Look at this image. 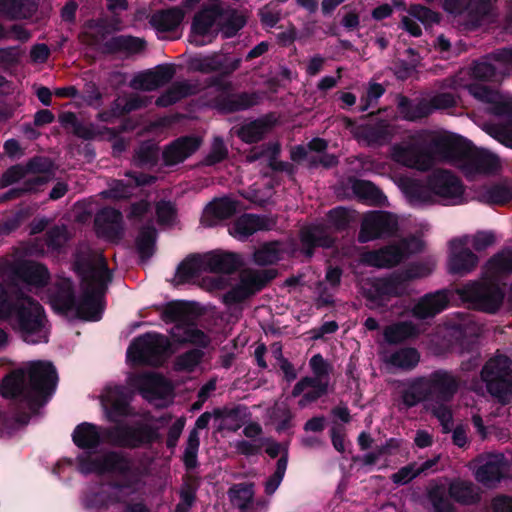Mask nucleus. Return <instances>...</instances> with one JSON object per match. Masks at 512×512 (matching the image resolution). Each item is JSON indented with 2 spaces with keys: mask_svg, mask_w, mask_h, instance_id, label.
<instances>
[{
  "mask_svg": "<svg viewBox=\"0 0 512 512\" xmlns=\"http://www.w3.org/2000/svg\"><path fill=\"white\" fill-rule=\"evenodd\" d=\"M512 71V48H503L475 62L470 71L462 70L451 86L465 88L479 103L474 115L476 124L501 144L512 148V95L501 94L478 83L466 82L470 75L475 80L498 81Z\"/></svg>",
  "mask_w": 512,
  "mask_h": 512,
  "instance_id": "1",
  "label": "nucleus"
},
{
  "mask_svg": "<svg viewBox=\"0 0 512 512\" xmlns=\"http://www.w3.org/2000/svg\"><path fill=\"white\" fill-rule=\"evenodd\" d=\"M9 289L0 284V320L7 321L29 344L47 343L49 327L41 305L13 291H37L49 280V272L42 264L19 260L8 269Z\"/></svg>",
  "mask_w": 512,
  "mask_h": 512,
  "instance_id": "2",
  "label": "nucleus"
},
{
  "mask_svg": "<svg viewBox=\"0 0 512 512\" xmlns=\"http://www.w3.org/2000/svg\"><path fill=\"white\" fill-rule=\"evenodd\" d=\"M75 267L82 279V300L75 301L71 282L64 280L57 294L51 296L50 303L55 310L67 315L86 321H98L103 312L102 298L111 281L105 259L101 254L77 257Z\"/></svg>",
  "mask_w": 512,
  "mask_h": 512,
  "instance_id": "3",
  "label": "nucleus"
},
{
  "mask_svg": "<svg viewBox=\"0 0 512 512\" xmlns=\"http://www.w3.org/2000/svg\"><path fill=\"white\" fill-rule=\"evenodd\" d=\"M458 387L459 380L454 374L438 370L409 381L402 392V402L407 408L422 402L425 409L437 417L443 430L448 432L452 426V415L446 403L452 399Z\"/></svg>",
  "mask_w": 512,
  "mask_h": 512,
  "instance_id": "4",
  "label": "nucleus"
},
{
  "mask_svg": "<svg viewBox=\"0 0 512 512\" xmlns=\"http://www.w3.org/2000/svg\"><path fill=\"white\" fill-rule=\"evenodd\" d=\"M410 205L421 207L440 202L445 205H457L464 200V187L458 177L448 170H435L427 182L400 176L394 179Z\"/></svg>",
  "mask_w": 512,
  "mask_h": 512,
  "instance_id": "5",
  "label": "nucleus"
},
{
  "mask_svg": "<svg viewBox=\"0 0 512 512\" xmlns=\"http://www.w3.org/2000/svg\"><path fill=\"white\" fill-rule=\"evenodd\" d=\"M158 429L147 424L105 428L91 422H82L74 428L71 437L73 443L82 450H94L103 441L114 447L134 449L158 439Z\"/></svg>",
  "mask_w": 512,
  "mask_h": 512,
  "instance_id": "6",
  "label": "nucleus"
},
{
  "mask_svg": "<svg viewBox=\"0 0 512 512\" xmlns=\"http://www.w3.org/2000/svg\"><path fill=\"white\" fill-rule=\"evenodd\" d=\"M57 373L48 361H31L6 376L0 386L5 398L40 402L55 390Z\"/></svg>",
  "mask_w": 512,
  "mask_h": 512,
  "instance_id": "7",
  "label": "nucleus"
},
{
  "mask_svg": "<svg viewBox=\"0 0 512 512\" xmlns=\"http://www.w3.org/2000/svg\"><path fill=\"white\" fill-rule=\"evenodd\" d=\"M432 149L443 160L459 167L467 177L496 172L500 159L487 150L470 151L462 138L455 134L440 133L433 140Z\"/></svg>",
  "mask_w": 512,
  "mask_h": 512,
  "instance_id": "8",
  "label": "nucleus"
},
{
  "mask_svg": "<svg viewBox=\"0 0 512 512\" xmlns=\"http://www.w3.org/2000/svg\"><path fill=\"white\" fill-rule=\"evenodd\" d=\"M512 272V252L504 251L493 257L486 266V277L480 283H470L458 289L460 298L474 308L495 312L504 300L498 286V275Z\"/></svg>",
  "mask_w": 512,
  "mask_h": 512,
  "instance_id": "9",
  "label": "nucleus"
},
{
  "mask_svg": "<svg viewBox=\"0 0 512 512\" xmlns=\"http://www.w3.org/2000/svg\"><path fill=\"white\" fill-rule=\"evenodd\" d=\"M245 24L242 14L229 10L223 12L219 3H212L202 8L195 16L191 26L190 42L196 46L210 43L214 32L220 30L224 37L229 38L236 34Z\"/></svg>",
  "mask_w": 512,
  "mask_h": 512,
  "instance_id": "10",
  "label": "nucleus"
},
{
  "mask_svg": "<svg viewBox=\"0 0 512 512\" xmlns=\"http://www.w3.org/2000/svg\"><path fill=\"white\" fill-rule=\"evenodd\" d=\"M433 269L432 261L413 263L402 274L383 279H361L359 285L371 306H383L391 296L405 293L409 280L428 276Z\"/></svg>",
  "mask_w": 512,
  "mask_h": 512,
  "instance_id": "11",
  "label": "nucleus"
},
{
  "mask_svg": "<svg viewBox=\"0 0 512 512\" xmlns=\"http://www.w3.org/2000/svg\"><path fill=\"white\" fill-rule=\"evenodd\" d=\"M239 264L238 256L232 253H211L188 258L178 266L173 282L176 285L198 283L205 272H232Z\"/></svg>",
  "mask_w": 512,
  "mask_h": 512,
  "instance_id": "12",
  "label": "nucleus"
},
{
  "mask_svg": "<svg viewBox=\"0 0 512 512\" xmlns=\"http://www.w3.org/2000/svg\"><path fill=\"white\" fill-rule=\"evenodd\" d=\"M118 29V24L107 25L104 21L89 22L83 29L82 41L88 45L102 47L109 52L124 51L133 54L145 48L146 42L142 38L117 36L109 39V35Z\"/></svg>",
  "mask_w": 512,
  "mask_h": 512,
  "instance_id": "13",
  "label": "nucleus"
},
{
  "mask_svg": "<svg viewBox=\"0 0 512 512\" xmlns=\"http://www.w3.org/2000/svg\"><path fill=\"white\" fill-rule=\"evenodd\" d=\"M132 468V460L123 451L107 450L101 454L84 455L77 458V469L84 475H125Z\"/></svg>",
  "mask_w": 512,
  "mask_h": 512,
  "instance_id": "14",
  "label": "nucleus"
},
{
  "mask_svg": "<svg viewBox=\"0 0 512 512\" xmlns=\"http://www.w3.org/2000/svg\"><path fill=\"white\" fill-rule=\"evenodd\" d=\"M511 375L512 361L504 355L491 358L481 373L490 394L503 403L512 401Z\"/></svg>",
  "mask_w": 512,
  "mask_h": 512,
  "instance_id": "15",
  "label": "nucleus"
},
{
  "mask_svg": "<svg viewBox=\"0 0 512 512\" xmlns=\"http://www.w3.org/2000/svg\"><path fill=\"white\" fill-rule=\"evenodd\" d=\"M189 303L184 301H174L169 303L163 312L165 321H175L176 324L171 328L172 338L180 343L189 342L192 344L206 346L208 344V337L196 326L189 322Z\"/></svg>",
  "mask_w": 512,
  "mask_h": 512,
  "instance_id": "16",
  "label": "nucleus"
},
{
  "mask_svg": "<svg viewBox=\"0 0 512 512\" xmlns=\"http://www.w3.org/2000/svg\"><path fill=\"white\" fill-rule=\"evenodd\" d=\"M138 482H92L85 492L83 503L86 508L103 509L127 500Z\"/></svg>",
  "mask_w": 512,
  "mask_h": 512,
  "instance_id": "17",
  "label": "nucleus"
},
{
  "mask_svg": "<svg viewBox=\"0 0 512 512\" xmlns=\"http://www.w3.org/2000/svg\"><path fill=\"white\" fill-rule=\"evenodd\" d=\"M438 135L436 134L431 138L429 144L430 153L420 149L419 137L417 135H410L407 140L391 147V159L409 168L421 171L430 169L434 165L435 159L441 160L432 149L433 140Z\"/></svg>",
  "mask_w": 512,
  "mask_h": 512,
  "instance_id": "18",
  "label": "nucleus"
},
{
  "mask_svg": "<svg viewBox=\"0 0 512 512\" xmlns=\"http://www.w3.org/2000/svg\"><path fill=\"white\" fill-rule=\"evenodd\" d=\"M424 247L421 236L404 238L398 244L389 245L383 249L362 254L363 264L384 268L398 264L409 255L419 252Z\"/></svg>",
  "mask_w": 512,
  "mask_h": 512,
  "instance_id": "19",
  "label": "nucleus"
},
{
  "mask_svg": "<svg viewBox=\"0 0 512 512\" xmlns=\"http://www.w3.org/2000/svg\"><path fill=\"white\" fill-rule=\"evenodd\" d=\"M167 338L157 333H147L135 339L127 350V358L133 363L158 365L169 351Z\"/></svg>",
  "mask_w": 512,
  "mask_h": 512,
  "instance_id": "20",
  "label": "nucleus"
},
{
  "mask_svg": "<svg viewBox=\"0 0 512 512\" xmlns=\"http://www.w3.org/2000/svg\"><path fill=\"white\" fill-rule=\"evenodd\" d=\"M131 385L139 389L142 396L157 407L168 405L173 399V387L157 374H141L131 379Z\"/></svg>",
  "mask_w": 512,
  "mask_h": 512,
  "instance_id": "21",
  "label": "nucleus"
},
{
  "mask_svg": "<svg viewBox=\"0 0 512 512\" xmlns=\"http://www.w3.org/2000/svg\"><path fill=\"white\" fill-rule=\"evenodd\" d=\"M398 228L397 216L385 211H371L364 215L359 233L360 242L387 237Z\"/></svg>",
  "mask_w": 512,
  "mask_h": 512,
  "instance_id": "22",
  "label": "nucleus"
},
{
  "mask_svg": "<svg viewBox=\"0 0 512 512\" xmlns=\"http://www.w3.org/2000/svg\"><path fill=\"white\" fill-rule=\"evenodd\" d=\"M105 417L110 422H118L121 418L132 415L129 405L130 395L120 386H107L100 396Z\"/></svg>",
  "mask_w": 512,
  "mask_h": 512,
  "instance_id": "23",
  "label": "nucleus"
},
{
  "mask_svg": "<svg viewBox=\"0 0 512 512\" xmlns=\"http://www.w3.org/2000/svg\"><path fill=\"white\" fill-rule=\"evenodd\" d=\"M272 277V275L258 270L243 271L240 283L223 296V302L228 306L241 302L249 295L260 290Z\"/></svg>",
  "mask_w": 512,
  "mask_h": 512,
  "instance_id": "24",
  "label": "nucleus"
},
{
  "mask_svg": "<svg viewBox=\"0 0 512 512\" xmlns=\"http://www.w3.org/2000/svg\"><path fill=\"white\" fill-rule=\"evenodd\" d=\"M443 9L458 24L467 25L486 13L488 2L486 0H445Z\"/></svg>",
  "mask_w": 512,
  "mask_h": 512,
  "instance_id": "25",
  "label": "nucleus"
},
{
  "mask_svg": "<svg viewBox=\"0 0 512 512\" xmlns=\"http://www.w3.org/2000/svg\"><path fill=\"white\" fill-rule=\"evenodd\" d=\"M466 240L459 237L449 243L448 269L451 273L466 274L478 263V257L470 250Z\"/></svg>",
  "mask_w": 512,
  "mask_h": 512,
  "instance_id": "26",
  "label": "nucleus"
},
{
  "mask_svg": "<svg viewBox=\"0 0 512 512\" xmlns=\"http://www.w3.org/2000/svg\"><path fill=\"white\" fill-rule=\"evenodd\" d=\"M240 58L228 54L215 53L205 56H195L190 60V68L200 72L220 71L229 74L235 71L240 64Z\"/></svg>",
  "mask_w": 512,
  "mask_h": 512,
  "instance_id": "27",
  "label": "nucleus"
},
{
  "mask_svg": "<svg viewBox=\"0 0 512 512\" xmlns=\"http://www.w3.org/2000/svg\"><path fill=\"white\" fill-rule=\"evenodd\" d=\"M275 225L276 220L273 217L246 214L234 222L230 228V234L237 239L243 240L257 231L270 230Z\"/></svg>",
  "mask_w": 512,
  "mask_h": 512,
  "instance_id": "28",
  "label": "nucleus"
},
{
  "mask_svg": "<svg viewBox=\"0 0 512 512\" xmlns=\"http://www.w3.org/2000/svg\"><path fill=\"white\" fill-rule=\"evenodd\" d=\"M440 15L422 5H412L407 11V15L402 18L403 28L412 36L421 35V27L418 22L426 27H430L440 22Z\"/></svg>",
  "mask_w": 512,
  "mask_h": 512,
  "instance_id": "29",
  "label": "nucleus"
},
{
  "mask_svg": "<svg viewBox=\"0 0 512 512\" xmlns=\"http://www.w3.org/2000/svg\"><path fill=\"white\" fill-rule=\"evenodd\" d=\"M242 208L238 201L230 197L214 199L204 208L201 222L205 226H214L218 221L232 216Z\"/></svg>",
  "mask_w": 512,
  "mask_h": 512,
  "instance_id": "30",
  "label": "nucleus"
},
{
  "mask_svg": "<svg viewBox=\"0 0 512 512\" xmlns=\"http://www.w3.org/2000/svg\"><path fill=\"white\" fill-rule=\"evenodd\" d=\"M172 77L173 70L170 67L160 66L138 73L131 80L130 86L135 90L152 91L168 83Z\"/></svg>",
  "mask_w": 512,
  "mask_h": 512,
  "instance_id": "31",
  "label": "nucleus"
},
{
  "mask_svg": "<svg viewBox=\"0 0 512 512\" xmlns=\"http://www.w3.org/2000/svg\"><path fill=\"white\" fill-rule=\"evenodd\" d=\"M198 137H181L171 143L163 151V159L166 165H176L191 156L200 146Z\"/></svg>",
  "mask_w": 512,
  "mask_h": 512,
  "instance_id": "32",
  "label": "nucleus"
},
{
  "mask_svg": "<svg viewBox=\"0 0 512 512\" xmlns=\"http://www.w3.org/2000/svg\"><path fill=\"white\" fill-rule=\"evenodd\" d=\"M507 463L502 454H492L477 461L476 480H501L504 477Z\"/></svg>",
  "mask_w": 512,
  "mask_h": 512,
  "instance_id": "33",
  "label": "nucleus"
},
{
  "mask_svg": "<svg viewBox=\"0 0 512 512\" xmlns=\"http://www.w3.org/2000/svg\"><path fill=\"white\" fill-rule=\"evenodd\" d=\"M185 12L180 7L160 10L150 18V25L156 31L158 37L166 32L174 31L182 22Z\"/></svg>",
  "mask_w": 512,
  "mask_h": 512,
  "instance_id": "34",
  "label": "nucleus"
},
{
  "mask_svg": "<svg viewBox=\"0 0 512 512\" xmlns=\"http://www.w3.org/2000/svg\"><path fill=\"white\" fill-rule=\"evenodd\" d=\"M448 303L449 297L446 291L427 294L415 305L413 314L421 319L433 317L443 311L448 306Z\"/></svg>",
  "mask_w": 512,
  "mask_h": 512,
  "instance_id": "35",
  "label": "nucleus"
},
{
  "mask_svg": "<svg viewBox=\"0 0 512 512\" xmlns=\"http://www.w3.org/2000/svg\"><path fill=\"white\" fill-rule=\"evenodd\" d=\"M327 386V381L306 377L296 384L292 395L298 396L303 393L302 398L299 400V406L304 408L325 394Z\"/></svg>",
  "mask_w": 512,
  "mask_h": 512,
  "instance_id": "36",
  "label": "nucleus"
},
{
  "mask_svg": "<svg viewBox=\"0 0 512 512\" xmlns=\"http://www.w3.org/2000/svg\"><path fill=\"white\" fill-rule=\"evenodd\" d=\"M127 177L126 182L114 180L109 185V188L102 192L103 196L115 200L126 198L133 194L135 187L145 185L153 180V178L145 175L135 176L128 174Z\"/></svg>",
  "mask_w": 512,
  "mask_h": 512,
  "instance_id": "37",
  "label": "nucleus"
},
{
  "mask_svg": "<svg viewBox=\"0 0 512 512\" xmlns=\"http://www.w3.org/2000/svg\"><path fill=\"white\" fill-rule=\"evenodd\" d=\"M300 240L302 252L307 256H312V248L314 246L329 247L332 239L328 235L326 229L321 225L305 227L301 230Z\"/></svg>",
  "mask_w": 512,
  "mask_h": 512,
  "instance_id": "38",
  "label": "nucleus"
},
{
  "mask_svg": "<svg viewBox=\"0 0 512 512\" xmlns=\"http://www.w3.org/2000/svg\"><path fill=\"white\" fill-rule=\"evenodd\" d=\"M449 496L462 505L477 504L482 490L474 482H449Z\"/></svg>",
  "mask_w": 512,
  "mask_h": 512,
  "instance_id": "39",
  "label": "nucleus"
},
{
  "mask_svg": "<svg viewBox=\"0 0 512 512\" xmlns=\"http://www.w3.org/2000/svg\"><path fill=\"white\" fill-rule=\"evenodd\" d=\"M40 166H45V164H42L41 159L31 161L27 168L19 165L13 166L3 175V183L9 185L21 179H25L27 182L43 183L45 181L44 178L34 175V172L40 168Z\"/></svg>",
  "mask_w": 512,
  "mask_h": 512,
  "instance_id": "40",
  "label": "nucleus"
},
{
  "mask_svg": "<svg viewBox=\"0 0 512 512\" xmlns=\"http://www.w3.org/2000/svg\"><path fill=\"white\" fill-rule=\"evenodd\" d=\"M481 202L489 205L512 203V186L501 183L482 188L478 193Z\"/></svg>",
  "mask_w": 512,
  "mask_h": 512,
  "instance_id": "41",
  "label": "nucleus"
},
{
  "mask_svg": "<svg viewBox=\"0 0 512 512\" xmlns=\"http://www.w3.org/2000/svg\"><path fill=\"white\" fill-rule=\"evenodd\" d=\"M294 251V249L288 248L287 245L282 243H268L254 253V260L259 265H269L282 259L285 254L294 253Z\"/></svg>",
  "mask_w": 512,
  "mask_h": 512,
  "instance_id": "42",
  "label": "nucleus"
},
{
  "mask_svg": "<svg viewBox=\"0 0 512 512\" xmlns=\"http://www.w3.org/2000/svg\"><path fill=\"white\" fill-rule=\"evenodd\" d=\"M253 482L234 483L227 494L233 507L243 510L247 505L254 502Z\"/></svg>",
  "mask_w": 512,
  "mask_h": 512,
  "instance_id": "43",
  "label": "nucleus"
},
{
  "mask_svg": "<svg viewBox=\"0 0 512 512\" xmlns=\"http://www.w3.org/2000/svg\"><path fill=\"white\" fill-rule=\"evenodd\" d=\"M38 0H0V11L11 18H27L36 8Z\"/></svg>",
  "mask_w": 512,
  "mask_h": 512,
  "instance_id": "44",
  "label": "nucleus"
},
{
  "mask_svg": "<svg viewBox=\"0 0 512 512\" xmlns=\"http://www.w3.org/2000/svg\"><path fill=\"white\" fill-rule=\"evenodd\" d=\"M384 360L395 368L412 369L418 364L420 355L414 348H401L386 355Z\"/></svg>",
  "mask_w": 512,
  "mask_h": 512,
  "instance_id": "45",
  "label": "nucleus"
},
{
  "mask_svg": "<svg viewBox=\"0 0 512 512\" xmlns=\"http://www.w3.org/2000/svg\"><path fill=\"white\" fill-rule=\"evenodd\" d=\"M122 215L113 208H104L96 216L95 223L102 233H117L121 228Z\"/></svg>",
  "mask_w": 512,
  "mask_h": 512,
  "instance_id": "46",
  "label": "nucleus"
},
{
  "mask_svg": "<svg viewBox=\"0 0 512 512\" xmlns=\"http://www.w3.org/2000/svg\"><path fill=\"white\" fill-rule=\"evenodd\" d=\"M272 121L270 118H262L244 124L238 130V136L247 143L260 140L270 128Z\"/></svg>",
  "mask_w": 512,
  "mask_h": 512,
  "instance_id": "47",
  "label": "nucleus"
},
{
  "mask_svg": "<svg viewBox=\"0 0 512 512\" xmlns=\"http://www.w3.org/2000/svg\"><path fill=\"white\" fill-rule=\"evenodd\" d=\"M353 191L357 197L374 205H385L386 196L371 182L356 181L353 183Z\"/></svg>",
  "mask_w": 512,
  "mask_h": 512,
  "instance_id": "48",
  "label": "nucleus"
},
{
  "mask_svg": "<svg viewBox=\"0 0 512 512\" xmlns=\"http://www.w3.org/2000/svg\"><path fill=\"white\" fill-rule=\"evenodd\" d=\"M399 112L407 120H416L432 113L426 100L410 101L402 98L399 102Z\"/></svg>",
  "mask_w": 512,
  "mask_h": 512,
  "instance_id": "49",
  "label": "nucleus"
},
{
  "mask_svg": "<svg viewBox=\"0 0 512 512\" xmlns=\"http://www.w3.org/2000/svg\"><path fill=\"white\" fill-rule=\"evenodd\" d=\"M396 130L387 123H380L376 127H369L365 131V139L369 145H383L390 141Z\"/></svg>",
  "mask_w": 512,
  "mask_h": 512,
  "instance_id": "50",
  "label": "nucleus"
},
{
  "mask_svg": "<svg viewBox=\"0 0 512 512\" xmlns=\"http://www.w3.org/2000/svg\"><path fill=\"white\" fill-rule=\"evenodd\" d=\"M435 460H429L421 463H413L406 467H403L397 474H394L392 480H414L420 476H428L429 471H432V467L435 465Z\"/></svg>",
  "mask_w": 512,
  "mask_h": 512,
  "instance_id": "51",
  "label": "nucleus"
},
{
  "mask_svg": "<svg viewBox=\"0 0 512 512\" xmlns=\"http://www.w3.org/2000/svg\"><path fill=\"white\" fill-rule=\"evenodd\" d=\"M191 93L193 91L188 83H175L156 100V104L161 107H167Z\"/></svg>",
  "mask_w": 512,
  "mask_h": 512,
  "instance_id": "52",
  "label": "nucleus"
},
{
  "mask_svg": "<svg viewBox=\"0 0 512 512\" xmlns=\"http://www.w3.org/2000/svg\"><path fill=\"white\" fill-rule=\"evenodd\" d=\"M418 333L416 327L410 322H403L391 325L384 331L386 341L397 343Z\"/></svg>",
  "mask_w": 512,
  "mask_h": 512,
  "instance_id": "53",
  "label": "nucleus"
},
{
  "mask_svg": "<svg viewBox=\"0 0 512 512\" xmlns=\"http://www.w3.org/2000/svg\"><path fill=\"white\" fill-rule=\"evenodd\" d=\"M210 275H201L198 285L206 291L216 292L222 290L228 285L227 274L230 272H212Z\"/></svg>",
  "mask_w": 512,
  "mask_h": 512,
  "instance_id": "54",
  "label": "nucleus"
},
{
  "mask_svg": "<svg viewBox=\"0 0 512 512\" xmlns=\"http://www.w3.org/2000/svg\"><path fill=\"white\" fill-rule=\"evenodd\" d=\"M194 482H183L179 491L180 501L175 506V512H189L196 502L197 487Z\"/></svg>",
  "mask_w": 512,
  "mask_h": 512,
  "instance_id": "55",
  "label": "nucleus"
},
{
  "mask_svg": "<svg viewBox=\"0 0 512 512\" xmlns=\"http://www.w3.org/2000/svg\"><path fill=\"white\" fill-rule=\"evenodd\" d=\"M156 231L152 226L144 227L137 237V249L143 258L152 255L155 243Z\"/></svg>",
  "mask_w": 512,
  "mask_h": 512,
  "instance_id": "56",
  "label": "nucleus"
},
{
  "mask_svg": "<svg viewBox=\"0 0 512 512\" xmlns=\"http://www.w3.org/2000/svg\"><path fill=\"white\" fill-rule=\"evenodd\" d=\"M428 497L435 512H455L453 504L445 496L441 486L435 485L432 487L428 492Z\"/></svg>",
  "mask_w": 512,
  "mask_h": 512,
  "instance_id": "57",
  "label": "nucleus"
},
{
  "mask_svg": "<svg viewBox=\"0 0 512 512\" xmlns=\"http://www.w3.org/2000/svg\"><path fill=\"white\" fill-rule=\"evenodd\" d=\"M203 353L199 349L191 350L180 355L175 362V369L178 371H193L200 363Z\"/></svg>",
  "mask_w": 512,
  "mask_h": 512,
  "instance_id": "58",
  "label": "nucleus"
},
{
  "mask_svg": "<svg viewBox=\"0 0 512 512\" xmlns=\"http://www.w3.org/2000/svg\"><path fill=\"white\" fill-rule=\"evenodd\" d=\"M213 417L216 420H218V419L221 420L218 425L219 430L228 429V430L235 431L241 425L240 420H239V413L237 410H229V411L215 410L213 412Z\"/></svg>",
  "mask_w": 512,
  "mask_h": 512,
  "instance_id": "59",
  "label": "nucleus"
},
{
  "mask_svg": "<svg viewBox=\"0 0 512 512\" xmlns=\"http://www.w3.org/2000/svg\"><path fill=\"white\" fill-rule=\"evenodd\" d=\"M329 223L336 229H342L354 221L355 214L352 210L338 207L329 212Z\"/></svg>",
  "mask_w": 512,
  "mask_h": 512,
  "instance_id": "60",
  "label": "nucleus"
},
{
  "mask_svg": "<svg viewBox=\"0 0 512 512\" xmlns=\"http://www.w3.org/2000/svg\"><path fill=\"white\" fill-rule=\"evenodd\" d=\"M199 444V434L196 430H192L189 433V437L184 451V462L188 468H193L196 465Z\"/></svg>",
  "mask_w": 512,
  "mask_h": 512,
  "instance_id": "61",
  "label": "nucleus"
},
{
  "mask_svg": "<svg viewBox=\"0 0 512 512\" xmlns=\"http://www.w3.org/2000/svg\"><path fill=\"white\" fill-rule=\"evenodd\" d=\"M233 97L234 96L229 92L228 89H224L221 91V98L216 99L213 102V106L221 110L230 111L235 109H243L255 103L253 100L236 103L234 100H232Z\"/></svg>",
  "mask_w": 512,
  "mask_h": 512,
  "instance_id": "62",
  "label": "nucleus"
},
{
  "mask_svg": "<svg viewBox=\"0 0 512 512\" xmlns=\"http://www.w3.org/2000/svg\"><path fill=\"white\" fill-rule=\"evenodd\" d=\"M465 242L476 251H482L494 243V235L490 232H479L473 236L465 235Z\"/></svg>",
  "mask_w": 512,
  "mask_h": 512,
  "instance_id": "63",
  "label": "nucleus"
},
{
  "mask_svg": "<svg viewBox=\"0 0 512 512\" xmlns=\"http://www.w3.org/2000/svg\"><path fill=\"white\" fill-rule=\"evenodd\" d=\"M426 101L433 112L434 110H443L455 106L457 98L454 94L445 92L436 94Z\"/></svg>",
  "mask_w": 512,
  "mask_h": 512,
  "instance_id": "64",
  "label": "nucleus"
}]
</instances>
